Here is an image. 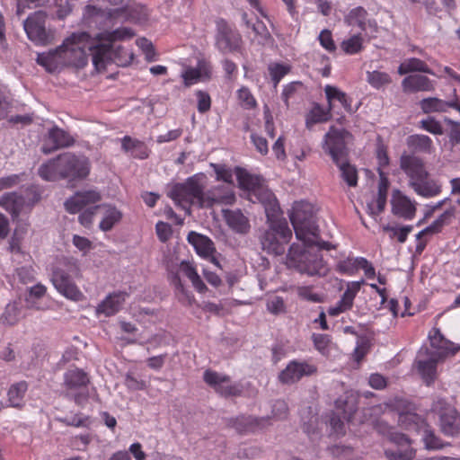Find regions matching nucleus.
I'll list each match as a JSON object with an SVG mask.
<instances>
[{"label":"nucleus","mask_w":460,"mask_h":460,"mask_svg":"<svg viewBox=\"0 0 460 460\" xmlns=\"http://www.w3.org/2000/svg\"><path fill=\"white\" fill-rule=\"evenodd\" d=\"M89 56L96 69L105 68L106 61L111 57V44L100 43L84 31L74 32L58 48L38 54L36 61L52 73L66 66L84 67Z\"/></svg>","instance_id":"nucleus-1"},{"label":"nucleus","mask_w":460,"mask_h":460,"mask_svg":"<svg viewBox=\"0 0 460 460\" xmlns=\"http://www.w3.org/2000/svg\"><path fill=\"white\" fill-rule=\"evenodd\" d=\"M217 190H213L204 192V186L193 176L188 178L183 183H176L168 196L182 208H185V205L211 208L215 204H232L234 201L233 192L219 195Z\"/></svg>","instance_id":"nucleus-2"},{"label":"nucleus","mask_w":460,"mask_h":460,"mask_svg":"<svg viewBox=\"0 0 460 460\" xmlns=\"http://www.w3.org/2000/svg\"><path fill=\"white\" fill-rule=\"evenodd\" d=\"M90 172V164L84 155H77L72 152H65L56 158L41 164L38 169L39 175L45 181H82Z\"/></svg>","instance_id":"nucleus-3"},{"label":"nucleus","mask_w":460,"mask_h":460,"mask_svg":"<svg viewBox=\"0 0 460 460\" xmlns=\"http://www.w3.org/2000/svg\"><path fill=\"white\" fill-rule=\"evenodd\" d=\"M303 242L302 245L293 243L289 247L286 261L288 268L308 276H324L328 269L320 251L312 245L311 238Z\"/></svg>","instance_id":"nucleus-4"},{"label":"nucleus","mask_w":460,"mask_h":460,"mask_svg":"<svg viewBox=\"0 0 460 460\" xmlns=\"http://www.w3.org/2000/svg\"><path fill=\"white\" fill-rule=\"evenodd\" d=\"M400 168L409 178V186L418 195L431 198L441 192V186L430 178L421 158L414 155L403 154L400 157Z\"/></svg>","instance_id":"nucleus-5"},{"label":"nucleus","mask_w":460,"mask_h":460,"mask_svg":"<svg viewBox=\"0 0 460 460\" xmlns=\"http://www.w3.org/2000/svg\"><path fill=\"white\" fill-rule=\"evenodd\" d=\"M289 218L296 235L302 241L315 237L318 234V226L314 206L306 201L295 202Z\"/></svg>","instance_id":"nucleus-6"},{"label":"nucleus","mask_w":460,"mask_h":460,"mask_svg":"<svg viewBox=\"0 0 460 460\" xmlns=\"http://www.w3.org/2000/svg\"><path fill=\"white\" fill-rule=\"evenodd\" d=\"M291 236L292 232L286 221H274L268 229L261 231L259 239L263 251L281 255L285 252V246Z\"/></svg>","instance_id":"nucleus-7"},{"label":"nucleus","mask_w":460,"mask_h":460,"mask_svg":"<svg viewBox=\"0 0 460 460\" xmlns=\"http://www.w3.org/2000/svg\"><path fill=\"white\" fill-rule=\"evenodd\" d=\"M62 267H56L52 272L51 281L57 290L66 298L79 301L83 297L82 292L72 280V276L79 275V268L75 262L67 259L63 261Z\"/></svg>","instance_id":"nucleus-8"},{"label":"nucleus","mask_w":460,"mask_h":460,"mask_svg":"<svg viewBox=\"0 0 460 460\" xmlns=\"http://www.w3.org/2000/svg\"><path fill=\"white\" fill-rule=\"evenodd\" d=\"M352 140L353 136L350 132L345 128L332 126L324 136L323 149L330 155L333 163H339L349 157L348 145Z\"/></svg>","instance_id":"nucleus-9"},{"label":"nucleus","mask_w":460,"mask_h":460,"mask_svg":"<svg viewBox=\"0 0 460 460\" xmlns=\"http://www.w3.org/2000/svg\"><path fill=\"white\" fill-rule=\"evenodd\" d=\"M431 411L439 415L440 429L446 436L453 437L460 433V413L444 398L434 400Z\"/></svg>","instance_id":"nucleus-10"},{"label":"nucleus","mask_w":460,"mask_h":460,"mask_svg":"<svg viewBox=\"0 0 460 460\" xmlns=\"http://www.w3.org/2000/svg\"><path fill=\"white\" fill-rule=\"evenodd\" d=\"M203 380L222 397H236L243 394V385L239 383H232L231 377L226 374L207 369L203 374Z\"/></svg>","instance_id":"nucleus-11"},{"label":"nucleus","mask_w":460,"mask_h":460,"mask_svg":"<svg viewBox=\"0 0 460 460\" xmlns=\"http://www.w3.org/2000/svg\"><path fill=\"white\" fill-rule=\"evenodd\" d=\"M47 13L36 11L23 22V28L30 40L45 46L50 42L51 34L46 29Z\"/></svg>","instance_id":"nucleus-12"},{"label":"nucleus","mask_w":460,"mask_h":460,"mask_svg":"<svg viewBox=\"0 0 460 460\" xmlns=\"http://www.w3.org/2000/svg\"><path fill=\"white\" fill-rule=\"evenodd\" d=\"M242 45L240 33L234 30L226 21L217 22L216 46L222 53L239 51Z\"/></svg>","instance_id":"nucleus-13"},{"label":"nucleus","mask_w":460,"mask_h":460,"mask_svg":"<svg viewBox=\"0 0 460 460\" xmlns=\"http://www.w3.org/2000/svg\"><path fill=\"white\" fill-rule=\"evenodd\" d=\"M317 371L315 365L305 360H292L279 372L278 379L283 385H293L305 376L315 375Z\"/></svg>","instance_id":"nucleus-14"},{"label":"nucleus","mask_w":460,"mask_h":460,"mask_svg":"<svg viewBox=\"0 0 460 460\" xmlns=\"http://www.w3.org/2000/svg\"><path fill=\"white\" fill-rule=\"evenodd\" d=\"M75 142V138L67 131L54 126L49 130L41 146V151L45 155H49L60 148L69 147Z\"/></svg>","instance_id":"nucleus-15"},{"label":"nucleus","mask_w":460,"mask_h":460,"mask_svg":"<svg viewBox=\"0 0 460 460\" xmlns=\"http://www.w3.org/2000/svg\"><path fill=\"white\" fill-rule=\"evenodd\" d=\"M101 199L102 195L97 190L77 191L65 201L64 206L68 213L76 214L87 207L94 206Z\"/></svg>","instance_id":"nucleus-16"},{"label":"nucleus","mask_w":460,"mask_h":460,"mask_svg":"<svg viewBox=\"0 0 460 460\" xmlns=\"http://www.w3.org/2000/svg\"><path fill=\"white\" fill-rule=\"evenodd\" d=\"M187 240L194 247L198 255L209 260L214 265L221 268L219 261L215 257L217 252L215 243L209 237L191 231L188 234Z\"/></svg>","instance_id":"nucleus-17"},{"label":"nucleus","mask_w":460,"mask_h":460,"mask_svg":"<svg viewBox=\"0 0 460 460\" xmlns=\"http://www.w3.org/2000/svg\"><path fill=\"white\" fill-rule=\"evenodd\" d=\"M429 339L430 345L436 349L434 352H429V349H425L426 355H433L438 358H445L447 356H454L460 350V346H456L451 341L445 339L438 328H433L429 332Z\"/></svg>","instance_id":"nucleus-18"},{"label":"nucleus","mask_w":460,"mask_h":460,"mask_svg":"<svg viewBox=\"0 0 460 460\" xmlns=\"http://www.w3.org/2000/svg\"><path fill=\"white\" fill-rule=\"evenodd\" d=\"M267 420L254 416L241 415L228 420V426L234 428L239 434L254 433L265 427Z\"/></svg>","instance_id":"nucleus-19"},{"label":"nucleus","mask_w":460,"mask_h":460,"mask_svg":"<svg viewBox=\"0 0 460 460\" xmlns=\"http://www.w3.org/2000/svg\"><path fill=\"white\" fill-rule=\"evenodd\" d=\"M223 216L227 226L235 233L245 234L250 230V222L240 209H223Z\"/></svg>","instance_id":"nucleus-20"},{"label":"nucleus","mask_w":460,"mask_h":460,"mask_svg":"<svg viewBox=\"0 0 460 460\" xmlns=\"http://www.w3.org/2000/svg\"><path fill=\"white\" fill-rule=\"evenodd\" d=\"M402 88L404 93L430 92L434 90L433 82L426 75H412L406 76L402 81Z\"/></svg>","instance_id":"nucleus-21"},{"label":"nucleus","mask_w":460,"mask_h":460,"mask_svg":"<svg viewBox=\"0 0 460 460\" xmlns=\"http://www.w3.org/2000/svg\"><path fill=\"white\" fill-rule=\"evenodd\" d=\"M397 196L394 195L392 199V211L395 216L404 219H411L415 216L416 208L411 199L396 190Z\"/></svg>","instance_id":"nucleus-22"},{"label":"nucleus","mask_w":460,"mask_h":460,"mask_svg":"<svg viewBox=\"0 0 460 460\" xmlns=\"http://www.w3.org/2000/svg\"><path fill=\"white\" fill-rule=\"evenodd\" d=\"M25 204V198L16 192L6 193L0 199V206L11 214L13 220L19 217Z\"/></svg>","instance_id":"nucleus-23"},{"label":"nucleus","mask_w":460,"mask_h":460,"mask_svg":"<svg viewBox=\"0 0 460 460\" xmlns=\"http://www.w3.org/2000/svg\"><path fill=\"white\" fill-rule=\"evenodd\" d=\"M90 378L84 370L70 369L65 373L64 384L68 390H86Z\"/></svg>","instance_id":"nucleus-24"},{"label":"nucleus","mask_w":460,"mask_h":460,"mask_svg":"<svg viewBox=\"0 0 460 460\" xmlns=\"http://www.w3.org/2000/svg\"><path fill=\"white\" fill-rule=\"evenodd\" d=\"M126 293L118 292L108 296L97 307V312L106 316L115 314L125 301Z\"/></svg>","instance_id":"nucleus-25"},{"label":"nucleus","mask_w":460,"mask_h":460,"mask_svg":"<svg viewBox=\"0 0 460 460\" xmlns=\"http://www.w3.org/2000/svg\"><path fill=\"white\" fill-rule=\"evenodd\" d=\"M428 356L429 358L427 360H419L417 362V367L423 381L427 385H430L434 383L437 377V363L441 358H438V357L433 355Z\"/></svg>","instance_id":"nucleus-26"},{"label":"nucleus","mask_w":460,"mask_h":460,"mask_svg":"<svg viewBox=\"0 0 460 460\" xmlns=\"http://www.w3.org/2000/svg\"><path fill=\"white\" fill-rule=\"evenodd\" d=\"M100 213L103 215V218L100 223V228L104 231H110L112 229L115 224L120 221L122 214L114 206L102 204Z\"/></svg>","instance_id":"nucleus-27"},{"label":"nucleus","mask_w":460,"mask_h":460,"mask_svg":"<svg viewBox=\"0 0 460 460\" xmlns=\"http://www.w3.org/2000/svg\"><path fill=\"white\" fill-rule=\"evenodd\" d=\"M398 423L402 429L416 432L420 431L427 426L425 420L420 415L413 412L400 413Z\"/></svg>","instance_id":"nucleus-28"},{"label":"nucleus","mask_w":460,"mask_h":460,"mask_svg":"<svg viewBox=\"0 0 460 460\" xmlns=\"http://www.w3.org/2000/svg\"><path fill=\"white\" fill-rule=\"evenodd\" d=\"M121 147L125 152H129L133 157L145 159L148 156V148L146 144L128 136L122 138Z\"/></svg>","instance_id":"nucleus-29"},{"label":"nucleus","mask_w":460,"mask_h":460,"mask_svg":"<svg viewBox=\"0 0 460 460\" xmlns=\"http://www.w3.org/2000/svg\"><path fill=\"white\" fill-rule=\"evenodd\" d=\"M27 389L28 384L26 381L12 385L7 393L9 406L21 409L23 406V397Z\"/></svg>","instance_id":"nucleus-30"},{"label":"nucleus","mask_w":460,"mask_h":460,"mask_svg":"<svg viewBox=\"0 0 460 460\" xmlns=\"http://www.w3.org/2000/svg\"><path fill=\"white\" fill-rule=\"evenodd\" d=\"M412 72H421L434 75L433 71L423 60L416 58L405 59L402 63L400 64L398 67V74L401 75Z\"/></svg>","instance_id":"nucleus-31"},{"label":"nucleus","mask_w":460,"mask_h":460,"mask_svg":"<svg viewBox=\"0 0 460 460\" xmlns=\"http://www.w3.org/2000/svg\"><path fill=\"white\" fill-rule=\"evenodd\" d=\"M326 98L329 102V108H332V101L337 100L339 101L343 108L349 113L355 111V110L351 106V99L347 96L344 92H341L335 86L326 85L324 88Z\"/></svg>","instance_id":"nucleus-32"},{"label":"nucleus","mask_w":460,"mask_h":460,"mask_svg":"<svg viewBox=\"0 0 460 460\" xmlns=\"http://www.w3.org/2000/svg\"><path fill=\"white\" fill-rule=\"evenodd\" d=\"M22 314V305L20 302H11L5 308L2 315L0 316V323L4 325L12 326L16 324Z\"/></svg>","instance_id":"nucleus-33"},{"label":"nucleus","mask_w":460,"mask_h":460,"mask_svg":"<svg viewBox=\"0 0 460 460\" xmlns=\"http://www.w3.org/2000/svg\"><path fill=\"white\" fill-rule=\"evenodd\" d=\"M407 145L414 152L430 154L432 151V140L426 135H411L407 137Z\"/></svg>","instance_id":"nucleus-34"},{"label":"nucleus","mask_w":460,"mask_h":460,"mask_svg":"<svg viewBox=\"0 0 460 460\" xmlns=\"http://www.w3.org/2000/svg\"><path fill=\"white\" fill-rule=\"evenodd\" d=\"M334 164L339 167L341 176L348 186L356 187L358 185V171L354 165L349 163L348 158Z\"/></svg>","instance_id":"nucleus-35"},{"label":"nucleus","mask_w":460,"mask_h":460,"mask_svg":"<svg viewBox=\"0 0 460 460\" xmlns=\"http://www.w3.org/2000/svg\"><path fill=\"white\" fill-rule=\"evenodd\" d=\"M449 101L446 102L436 97L424 98L420 102L421 111L428 114L431 112H445L448 109Z\"/></svg>","instance_id":"nucleus-36"},{"label":"nucleus","mask_w":460,"mask_h":460,"mask_svg":"<svg viewBox=\"0 0 460 460\" xmlns=\"http://www.w3.org/2000/svg\"><path fill=\"white\" fill-rule=\"evenodd\" d=\"M235 173L238 181V185L241 189L252 190L254 192L259 190L258 178L253 177L252 175L248 173L246 170L240 167L235 168Z\"/></svg>","instance_id":"nucleus-37"},{"label":"nucleus","mask_w":460,"mask_h":460,"mask_svg":"<svg viewBox=\"0 0 460 460\" xmlns=\"http://www.w3.org/2000/svg\"><path fill=\"white\" fill-rule=\"evenodd\" d=\"M367 16V10L362 6H358L349 13V14L345 17V21L350 26L357 25L362 31H366Z\"/></svg>","instance_id":"nucleus-38"},{"label":"nucleus","mask_w":460,"mask_h":460,"mask_svg":"<svg viewBox=\"0 0 460 460\" xmlns=\"http://www.w3.org/2000/svg\"><path fill=\"white\" fill-rule=\"evenodd\" d=\"M424 430V438L423 441L425 444V447L429 450H438L442 449L446 447L450 446V443H443L440 438H438L432 429H429V426H427L423 429Z\"/></svg>","instance_id":"nucleus-39"},{"label":"nucleus","mask_w":460,"mask_h":460,"mask_svg":"<svg viewBox=\"0 0 460 460\" xmlns=\"http://www.w3.org/2000/svg\"><path fill=\"white\" fill-rule=\"evenodd\" d=\"M367 83L376 89H380L392 83V78L389 74L381 71H367Z\"/></svg>","instance_id":"nucleus-40"},{"label":"nucleus","mask_w":460,"mask_h":460,"mask_svg":"<svg viewBox=\"0 0 460 460\" xmlns=\"http://www.w3.org/2000/svg\"><path fill=\"white\" fill-rule=\"evenodd\" d=\"M341 49L349 55H354L363 49V40L360 34L351 36L349 39L345 40L341 44Z\"/></svg>","instance_id":"nucleus-41"},{"label":"nucleus","mask_w":460,"mask_h":460,"mask_svg":"<svg viewBox=\"0 0 460 460\" xmlns=\"http://www.w3.org/2000/svg\"><path fill=\"white\" fill-rule=\"evenodd\" d=\"M328 119V113L325 112L319 105H315L306 115L305 126L308 129H311L314 124L325 122Z\"/></svg>","instance_id":"nucleus-42"},{"label":"nucleus","mask_w":460,"mask_h":460,"mask_svg":"<svg viewBox=\"0 0 460 460\" xmlns=\"http://www.w3.org/2000/svg\"><path fill=\"white\" fill-rule=\"evenodd\" d=\"M412 226H384L383 231L390 234V238H396L401 243H404L407 239L408 234L412 231Z\"/></svg>","instance_id":"nucleus-43"},{"label":"nucleus","mask_w":460,"mask_h":460,"mask_svg":"<svg viewBox=\"0 0 460 460\" xmlns=\"http://www.w3.org/2000/svg\"><path fill=\"white\" fill-rule=\"evenodd\" d=\"M358 258H348L337 263L336 270L342 274L353 275L358 270Z\"/></svg>","instance_id":"nucleus-44"},{"label":"nucleus","mask_w":460,"mask_h":460,"mask_svg":"<svg viewBox=\"0 0 460 460\" xmlns=\"http://www.w3.org/2000/svg\"><path fill=\"white\" fill-rule=\"evenodd\" d=\"M290 68L282 64H273L269 66V71L276 88L279 81L289 72Z\"/></svg>","instance_id":"nucleus-45"},{"label":"nucleus","mask_w":460,"mask_h":460,"mask_svg":"<svg viewBox=\"0 0 460 460\" xmlns=\"http://www.w3.org/2000/svg\"><path fill=\"white\" fill-rule=\"evenodd\" d=\"M251 27L254 33L260 38L259 43L265 45L272 41L271 34L262 22L257 21L255 23L252 24Z\"/></svg>","instance_id":"nucleus-46"},{"label":"nucleus","mask_w":460,"mask_h":460,"mask_svg":"<svg viewBox=\"0 0 460 460\" xmlns=\"http://www.w3.org/2000/svg\"><path fill=\"white\" fill-rule=\"evenodd\" d=\"M102 208V207L100 205H94L84 209V211L78 217L80 224L84 227H90L93 223L94 215L100 213Z\"/></svg>","instance_id":"nucleus-47"},{"label":"nucleus","mask_w":460,"mask_h":460,"mask_svg":"<svg viewBox=\"0 0 460 460\" xmlns=\"http://www.w3.org/2000/svg\"><path fill=\"white\" fill-rule=\"evenodd\" d=\"M414 450L412 448H406L405 450H385V456L389 460H412L414 457Z\"/></svg>","instance_id":"nucleus-48"},{"label":"nucleus","mask_w":460,"mask_h":460,"mask_svg":"<svg viewBox=\"0 0 460 460\" xmlns=\"http://www.w3.org/2000/svg\"><path fill=\"white\" fill-rule=\"evenodd\" d=\"M420 128L435 135H442L444 133L441 123L433 117L420 121Z\"/></svg>","instance_id":"nucleus-49"},{"label":"nucleus","mask_w":460,"mask_h":460,"mask_svg":"<svg viewBox=\"0 0 460 460\" xmlns=\"http://www.w3.org/2000/svg\"><path fill=\"white\" fill-rule=\"evenodd\" d=\"M201 76L202 74L199 68H188L181 75L185 87H190L191 84L197 83L200 80Z\"/></svg>","instance_id":"nucleus-50"},{"label":"nucleus","mask_w":460,"mask_h":460,"mask_svg":"<svg viewBox=\"0 0 460 460\" xmlns=\"http://www.w3.org/2000/svg\"><path fill=\"white\" fill-rule=\"evenodd\" d=\"M197 100H198V111L200 113H205L208 111L211 108V98L207 92L204 91H197L196 93Z\"/></svg>","instance_id":"nucleus-51"},{"label":"nucleus","mask_w":460,"mask_h":460,"mask_svg":"<svg viewBox=\"0 0 460 460\" xmlns=\"http://www.w3.org/2000/svg\"><path fill=\"white\" fill-rule=\"evenodd\" d=\"M386 198L387 197L385 196L377 195V198L375 201L367 203V209L369 214L372 216H377L382 213L386 204Z\"/></svg>","instance_id":"nucleus-52"},{"label":"nucleus","mask_w":460,"mask_h":460,"mask_svg":"<svg viewBox=\"0 0 460 460\" xmlns=\"http://www.w3.org/2000/svg\"><path fill=\"white\" fill-rule=\"evenodd\" d=\"M455 208H450L442 213L433 223L437 228L441 232L442 228L448 225L451 219L455 217Z\"/></svg>","instance_id":"nucleus-53"},{"label":"nucleus","mask_w":460,"mask_h":460,"mask_svg":"<svg viewBox=\"0 0 460 460\" xmlns=\"http://www.w3.org/2000/svg\"><path fill=\"white\" fill-rule=\"evenodd\" d=\"M321 45L330 52L336 49V45L332 40V32L329 30H323L319 35Z\"/></svg>","instance_id":"nucleus-54"},{"label":"nucleus","mask_w":460,"mask_h":460,"mask_svg":"<svg viewBox=\"0 0 460 460\" xmlns=\"http://www.w3.org/2000/svg\"><path fill=\"white\" fill-rule=\"evenodd\" d=\"M134 36V33L129 29H117L111 32H108L106 34V40L110 42L118 40H123L126 38H132Z\"/></svg>","instance_id":"nucleus-55"},{"label":"nucleus","mask_w":460,"mask_h":460,"mask_svg":"<svg viewBox=\"0 0 460 460\" xmlns=\"http://www.w3.org/2000/svg\"><path fill=\"white\" fill-rule=\"evenodd\" d=\"M155 231L159 240L163 243L166 242L172 234L171 226L162 221L156 224Z\"/></svg>","instance_id":"nucleus-56"},{"label":"nucleus","mask_w":460,"mask_h":460,"mask_svg":"<svg viewBox=\"0 0 460 460\" xmlns=\"http://www.w3.org/2000/svg\"><path fill=\"white\" fill-rule=\"evenodd\" d=\"M388 438L398 446H410L411 444V440L405 434L394 430H389Z\"/></svg>","instance_id":"nucleus-57"},{"label":"nucleus","mask_w":460,"mask_h":460,"mask_svg":"<svg viewBox=\"0 0 460 460\" xmlns=\"http://www.w3.org/2000/svg\"><path fill=\"white\" fill-rule=\"evenodd\" d=\"M238 97L247 109L256 106V101L247 88L240 89L238 92Z\"/></svg>","instance_id":"nucleus-58"},{"label":"nucleus","mask_w":460,"mask_h":460,"mask_svg":"<svg viewBox=\"0 0 460 460\" xmlns=\"http://www.w3.org/2000/svg\"><path fill=\"white\" fill-rule=\"evenodd\" d=\"M267 308L270 313L274 314L282 313L285 309L284 301L281 297L275 296L273 299L267 303Z\"/></svg>","instance_id":"nucleus-59"},{"label":"nucleus","mask_w":460,"mask_h":460,"mask_svg":"<svg viewBox=\"0 0 460 460\" xmlns=\"http://www.w3.org/2000/svg\"><path fill=\"white\" fill-rule=\"evenodd\" d=\"M302 86L301 82H292L285 86L282 93V99L284 100L287 106H288V99L291 98L294 93Z\"/></svg>","instance_id":"nucleus-60"},{"label":"nucleus","mask_w":460,"mask_h":460,"mask_svg":"<svg viewBox=\"0 0 460 460\" xmlns=\"http://www.w3.org/2000/svg\"><path fill=\"white\" fill-rule=\"evenodd\" d=\"M251 138L256 149L261 155H266L268 153V143L265 137L258 136L256 134H252Z\"/></svg>","instance_id":"nucleus-61"},{"label":"nucleus","mask_w":460,"mask_h":460,"mask_svg":"<svg viewBox=\"0 0 460 460\" xmlns=\"http://www.w3.org/2000/svg\"><path fill=\"white\" fill-rule=\"evenodd\" d=\"M217 174V180H222L225 182L231 183L233 181V174L229 169L224 166L213 165Z\"/></svg>","instance_id":"nucleus-62"},{"label":"nucleus","mask_w":460,"mask_h":460,"mask_svg":"<svg viewBox=\"0 0 460 460\" xmlns=\"http://www.w3.org/2000/svg\"><path fill=\"white\" fill-rule=\"evenodd\" d=\"M358 263H359L358 269L364 270L367 278L373 279L376 276L375 268L367 259L358 257Z\"/></svg>","instance_id":"nucleus-63"},{"label":"nucleus","mask_w":460,"mask_h":460,"mask_svg":"<svg viewBox=\"0 0 460 460\" xmlns=\"http://www.w3.org/2000/svg\"><path fill=\"white\" fill-rule=\"evenodd\" d=\"M58 420L66 424V426L81 427L85 426V421L87 420V418L84 419L79 415H75L71 418H58Z\"/></svg>","instance_id":"nucleus-64"}]
</instances>
